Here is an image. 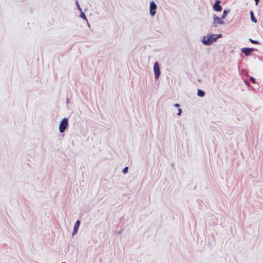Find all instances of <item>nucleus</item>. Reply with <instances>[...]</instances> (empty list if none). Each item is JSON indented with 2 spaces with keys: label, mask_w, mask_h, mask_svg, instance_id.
<instances>
[{
  "label": "nucleus",
  "mask_w": 263,
  "mask_h": 263,
  "mask_svg": "<svg viewBox=\"0 0 263 263\" xmlns=\"http://www.w3.org/2000/svg\"><path fill=\"white\" fill-rule=\"evenodd\" d=\"M221 36L220 34H219V35L218 36H216V35L215 34H212L211 35H210V36H204L203 37V40H202V43L204 44V45H210L213 42L216 41V40Z\"/></svg>",
  "instance_id": "1"
},
{
  "label": "nucleus",
  "mask_w": 263,
  "mask_h": 263,
  "mask_svg": "<svg viewBox=\"0 0 263 263\" xmlns=\"http://www.w3.org/2000/svg\"><path fill=\"white\" fill-rule=\"evenodd\" d=\"M68 125V120L66 118H64L61 122L59 125V130L61 133H63Z\"/></svg>",
  "instance_id": "2"
},
{
  "label": "nucleus",
  "mask_w": 263,
  "mask_h": 263,
  "mask_svg": "<svg viewBox=\"0 0 263 263\" xmlns=\"http://www.w3.org/2000/svg\"><path fill=\"white\" fill-rule=\"evenodd\" d=\"M154 71L155 73V77L156 79H158L160 74V69L158 63L156 62L154 65Z\"/></svg>",
  "instance_id": "3"
},
{
  "label": "nucleus",
  "mask_w": 263,
  "mask_h": 263,
  "mask_svg": "<svg viewBox=\"0 0 263 263\" xmlns=\"http://www.w3.org/2000/svg\"><path fill=\"white\" fill-rule=\"evenodd\" d=\"M156 4L154 1H152L150 3V14L152 16H154L156 14Z\"/></svg>",
  "instance_id": "4"
},
{
  "label": "nucleus",
  "mask_w": 263,
  "mask_h": 263,
  "mask_svg": "<svg viewBox=\"0 0 263 263\" xmlns=\"http://www.w3.org/2000/svg\"><path fill=\"white\" fill-rule=\"evenodd\" d=\"M220 1L217 0L215 4L213 5V9L215 11L217 12L221 11L222 10V8L220 5Z\"/></svg>",
  "instance_id": "5"
},
{
  "label": "nucleus",
  "mask_w": 263,
  "mask_h": 263,
  "mask_svg": "<svg viewBox=\"0 0 263 263\" xmlns=\"http://www.w3.org/2000/svg\"><path fill=\"white\" fill-rule=\"evenodd\" d=\"M80 225V222L79 220H77L75 223L74 229L73 231V234H75L77 233L79 226Z\"/></svg>",
  "instance_id": "6"
},
{
  "label": "nucleus",
  "mask_w": 263,
  "mask_h": 263,
  "mask_svg": "<svg viewBox=\"0 0 263 263\" xmlns=\"http://www.w3.org/2000/svg\"><path fill=\"white\" fill-rule=\"evenodd\" d=\"M252 51V48H244L242 49V52L246 55H249Z\"/></svg>",
  "instance_id": "7"
},
{
  "label": "nucleus",
  "mask_w": 263,
  "mask_h": 263,
  "mask_svg": "<svg viewBox=\"0 0 263 263\" xmlns=\"http://www.w3.org/2000/svg\"><path fill=\"white\" fill-rule=\"evenodd\" d=\"M214 23L216 24H220L222 23V22L220 17L215 15L214 17Z\"/></svg>",
  "instance_id": "8"
},
{
  "label": "nucleus",
  "mask_w": 263,
  "mask_h": 263,
  "mask_svg": "<svg viewBox=\"0 0 263 263\" xmlns=\"http://www.w3.org/2000/svg\"><path fill=\"white\" fill-rule=\"evenodd\" d=\"M250 15H251V19L252 21L254 22V23H256L257 22V20L255 18V17L254 15L253 12L252 11H251Z\"/></svg>",
  "instance_id": "9"
},
{
  "label": "nucleus",
  "mask_w": 263,
  "mask_h": 263,
  "mask_svg": "<svg viewBox=\"0 0 263 263\" xmlns=\"http://www.w3.org/2000/svg\"><path fill=\"white\" fill-rule=\"evenodd\" d=\"M198 95L199 97H203L204 96L205 93L202 90H201L200 89H198Z\"/></svg>",
  "instance_id": "10"
},
{
  "label": "nucleus",
  "mask_w": 263,
  "mask_h": 263,
  "mask_svg": "<svg viewBox=\"0 0 263 263\" xmlns=\"http://www.w3.org/2000/svg\"><path fill=\"white\" fill-rule=\"evenodd\" d=\"M250 40V41L252 43H253V44H257V43H258V42H257L256 41H255V40H253V39H250V40Z\"/></svg>",
  "instance_id": "11"
},
{
  "label": "nucleus",
  "mask_w": 263,
  "mask_h": 263,
  "mask_svg": "<svg viewBox=\"0 0 263 263\" xmlns=\"http://www.w3.org/2000/svg\"><path fill=\"white\" fill-rule=\"evenodd\" d=\"M128 167L127 166V167H125L123 170V173L125 174L128 171Z\"/></svg>",
  "instance_id": "12"
},
{
  "label": "nucleus",
  "mask_w": 263,
  "mask_h": 263,
  "mask_svg": "<svg viewBox=\"0 0 263 263\" xmlns=\"http://www.w3.org/2000/svg\"><path fill=\"white\" fill-rule=\"evenodd\" d=\"M250 80H251L253 83H255V79H254L253 77H251V78H250Z\"/></svg>",
  "instance_id": "13"
},
{
  "label": "nucleus",
  "mask_w": 263,
  "mask_h": 263,
  "mask_svg": "<svg viewBox=\"0 0 263 263\" xmlns=\"http://www.w3.org/2000/svg\"><path fill=\"white\" fill-rule=\"evenodd\" d=\"M227 11H226V10H224V11H223V16H222V17H223V18L224 17V15H225L226 14H227Z\"/></svg>",
  "instance_id": "14"
},
{
  "label": "nucleus",
  "mask_w": 263,
  "mask_h": 263,
  "mask_svg": "<svg viewBox=\"0 0 263 263\" xmlns=\"http://www.w3.org/2000/svg\"><path fill=\"white\" fill-rule=\"evenodd\" d=\"M181 112V109L180 108H179L178 109V115H180Z\"/></svg>",
  "instance_id": "15"
},
{
  "label": "nucleus",
  "mask_w": 263,
  "mask_h": 263,
  "mask_svg": "<svg viewBox=\"0 0 263 263\" xmlns=\"http://www.w3.org/2000/svg\"><path fill=\"white\" fill-rule=\"evenodd\" d=\"M254 1H255L256 5H257L259 0H254Z\"/></svg>",
  "instance_id": "16"
},
{
  "label": "nucleus",
  "mask_w": 263,
  "mask_h": 263,
  "mask_svg": "<svg viewBox=\"0 0 263 263\" xmlns=\"http://www.w3.org/2000/svg\"><path fill=\"white\" fill-rule=\"evenodd\" d=\"M175 105L176 107H179V105L178 104H176Z\"/></svg>",
  "instance_id": "17"
}]
</instances>
